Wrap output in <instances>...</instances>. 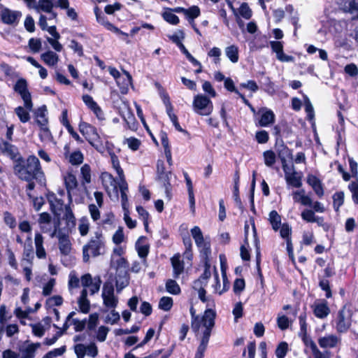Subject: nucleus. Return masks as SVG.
<instances>
[{"label": "nucleus", "mask_w": 358, "mask_h": 358, "mask_svg": "<svg viewBox=\"0 0 358 358\" xmlns=\"http://www.w3.org/2000/svg\"><path fill=\"white\" fill-rule=\"evenodd\" d=\"M307 183L313 188L315 194L322 198L324 194V187L322 181L315 176L309 174L307 176Z\"/></svg>", "instance_id": "412c9836"}, {"label": "nucleus", "mask_w": 358, "mask_h": 358, "mask_svg": "<svg viewBox=\"0 0 358 358\" xmlns=\"http://www.w3.org/2000/svg\"><path fill=\"white\" fill-rule=\"evenodd\" d=\"M200 9L196 6H192L186 9L185 15L189 20V23H193V20L200 15Z\"/></svg>", "instance_id": "09e8293b"}, {"label": "nucleus", "mask_w": 358, "mask_h": 358, "mask_svg": "<svg viewBox=\"0 0 358 358\" xmlns=\"http://www.w3.org/2000/svg\"><path fill=\"white\" fill-rule=\"evenodd\" d=\"M36 122L40 127L45 126L48 123V119L45 115V109L40 108L36 113Z\"/></svg>", "instance_id": "4d7b16f0"}, {"label": "nucleus", "mask_w": 358, "mask_h": 358, "mask_svg": "<svg viewBox=\"0 0 358 358\" xmlns=\"http://www.w3.org/2000/svg\"><path fill=\"white\" fill-rule=\"evenodd\" d=\"M171 175V171H169L166 173H162L161 175L158 176V180L161 183L163 184V186L165 189V193L169 199H170L171 197V185L169 182Z\"/></svg>", "instance_id": "473e14b6"}, {"label": "nucleus", "mask_w": 358, "mask_h": 358, "mask_svg": "<svg viewBox=\"0 0 358 358\" xmlns=\"http://www.w3.org/2000/svg\"><path fill=\"white\" fill-rule=\"evenodd\" d=\"M111 266L115 267L117 270V273L120 271H127V262L122 257H111Z\"/></svg>", "instance_id": "a19ab883"}, {"label": "nucleus", "mask_w": 358, "mask_h": 358, "mask_svg": "<svg viewBox=\"0 0 358 358\" xmlns=\"http://www.w3.org/2000/svg\"><path fill=\"white\" fill-rule=\"evenodd\" d=\"M41 59L43 62L49 66H55L59 62V55L52 51L48 50L41 55Z\"/></svg>", "instance_id": "bb28decb"}, {"label": "nucleus", "mask_w": 358, "mask_h": 358, "mask_svg": "<svg viewBox=\"0 0 358 358\" xmlns=\"http://www.w3.org/2000/svg\"><path fill=\"white\" fill-rule=\"evenodd\" d=\"M348 188L352 193V201L355 203L358 204V181L351 182Z\"/></svg>", "instance_id": "0e129e2a"}, {"label": "nucleus", "mask_w": 358, "mask_h": 358, "mask_svg": "<svg viewBox=\"0 0 358 358\" xmlns=\"http://www.w3.org/2000/svg\"><path fill=\"white\" fill-rule=\"evenodd\" d=\"M34 259V252L32 245V238L31 235L28 236L23 245V252L22 257V264H27L32 265Z\"/></svg>", "instance_id": "f3484780"}, {"label": "nucleus", "mask_w": 358, "mask_h": 358, "mask_svg": "<svg viewBox=\"0 0 358 358\" xmlns=\"http://www.w3.org/2000/svg\"><path fill=\"white\" fill-rule=\"evenodd\" d=\"M165 287L166 290L173 295H178L181 292L179 285L174 280H168L166 282Z\"/></svg>", "instance_id": "49530a36"}, {"label": "nucleus", "mask_w": 358, "mask_h": 358, "mask_svg": "<svg viewBox=\"0 0 358 358\" xmlns=\"http://www.w3.org/2000/svg\"><path fill=\"white\" fill-rule=\"evenodd\" d=\"M28 45L31 52H38L41 49L42 43L40 38H31L29 40Z\"/></svg>", "instance_id": "680f3d73"}, {"label": "nucleus", "mask_w": 358, "mask_h": 358, "mask_svg": "<svg viewBox=\"0 0 358 358\" xmlns=\"http://www.w3.org/2000/svg\"><path fill=\"white\" fill-rule=\"evenodd\" d=\"M268 220L274 231H278L281 224V217L276 210H272L269 213Z\"/></svg>", "instance_id": "37998d69"}, {"label": "nucleus", "mask_w": 358, "mask_h": 358, "mask_svg": "<svg viewBox=\"0 0 358 358\" xmlns=\"http://www.w3.org/2000/svg\"><path fill=\"white\" fill-rule=\"evenodd\" d=\"M215 311L213 308H208L197 320L191 321V328L200 341L195 353V358L204 357V352L207 349L211 332L215 326Z\"/></svg>", "instance_id": "f257e3e1"}, {"label": "nucleus", "mask_w": 358, "mask_h": 358, "mask_svg": "<svg viewBox=\"0 0 358 358\" xmlns=\"http://www.w3.org/2000/svg\"><path fill=\"white\" fill-rule=\"evenodd\" d=\"M63 180L68 194L69 202H72L73 194L78 187V181L76 176L70 171L63 175Z\"/></svg>", "instance_id": "dca6fc26"}, {"label": "nucleus", "mask_w": 358, "mask_h": 358, "mask_svg": "<svg viewBox=\"0 0 358 358\" xmlns=\"http://www.w3.org/2000/svg\"><path fill=\"white\" fill-rule=\"evenodd\" d=\"M173 301L171 297L163 296L160 299L158 308L164 311H169L171 309Z\"/></svg>", "instance_id": "8fccbe9b"}, {"label": "nucleus", "mask_w": 358, "mask_h": 358, "mask_svg": "<svg viewBox=\"0 0 358 358\" xmlns=\"http://www.w3.org/2000/svg\"><path fill=\"white\" fill-rule=\"evenodd\" d=\"M102 280L99 275L92 277L90 273H85L80 277V285L83 287L78 298L77 303L81 313L87 314L90 310V301L87 294L94 295L99 292Z\"/></svg>", "instance_id": "7ed1b4c3"}, {"label": "nucleus", "mask_w": 358, "mask_h": 358, "mask_svg": "<svg viewBox=\"0 0 358 358\" xmlns=\"http://www.w3.org/2000/svg\"><path fill=\"white\" fill-rule=\"evenodd\" d=\"M124 75H122L120 83H116L120 87L122 94H127L129 90V87L132 84V78L129 72L123 71Z\"/></svg>", "instance_id": "c85d7f7f"}, {"label": "nucleus", "mask_w": 358, "mask_h": 358, "mask_svg": "<svg viewBox=\"0 0 358 358\" xmlns=\"http://www.w3.org/2000/svg\"><path fill=\"white\" fill-rule=\"evenodd\" d=\"M221 54L222 52L219 48L213 47L208 51V56L213 58L214 63L217 64H220Z\"/></svg>", "instance_id": "e2e57ef3"}, {"label": "nucleus", "mask_w": 358, "mask_h": 358, "mask_svg": "<svg viewBox=\"0 0 358 358\" xmlns=\"http://www.w3.org/2000/svg\"><path fill=\"white\" fill-rule=\"evenodd\" d=\"M41 346L40 343H31L22 350L21 358H34L36 351Z\"/></svg>", "instance_id": "e433bc0d"}, {"label": "nucleus", "mask_w": 358, "mask_h": 358, "mask_svg": "<svg viewBox=\"0 0 358 358\" xmlns=\"http://www.w3.org/2000/svg\"><path fill=\"white\" fill-rule=\"evenodd\" d=\"M107 149L108 150V153L110 157V161H111L112 166H113V169L116 171V172L119 176V179L125 178L124 175V171L120 166L118 157L115 155L114 152H113L112 151H110L109 150V148Z\"/></svg>", "instance_id": "ea45409f"}, {"label": "nucleus", "mask_w": 358, "mask_h": 358, "mask_svg": "<svg viewBox=\"0 0 358 358\" xmlns=\"http://www.w3.org/2000/svg\"><path fill=\"white\" fill-rule=\"evenodd\" d=\"M1 150L3 154L8 155L12 160L14 161V164L17 160V158L21 157L17 148L15 145L8 142H3Z\"/></svg>", "instance_id": "a878e982"}, {"label": "nucleus", "mask_w": 358, "mask_h": 358, "mask_svg": "<svg viewBox=\"0 0 358 358\" xmlns=\"http://www.w3.org/2000/svg\"><path fill=\"white\" fill-rule=\"evenodd\" d=\"M29 110L24 106H17L15 108V113L22 123L27 122L30 120Z\"/></svg>", "instance_id": "c03bdc74"}, {"label": "nucleus", "mask_w": 358, "mask_h": 358, "mask_svg": "<svg viewBox=\"0 0 358 358\" xmlns=\"http://www.w3.org/2000/svg\"><path fill=\"white\" fill-rule=\"evenodd\" d=\"M106 248L105 238L100 231H96L94 236L83 248V262L87 263L90 257H98L104 254Z\"/></svg>", "instance_id": "20e7f679"}, {"label": "nucleus", "mask_w": 358, "mask_h": 358, "mask_svg": "<svg viewBox=\"0 0 358 358\" xmlns=\"http://www.w3.org/2000/svg\"><path fill=\"white\" fill-rule=\"evenodd\" d=\"M52 217L48 213H42L39 215L38 222L40 225L41 229L44 233L50 231V229L48 227L51 222Z\"/></svg>", "instance_id": "f704fd0d"}, {"label": "nucleus", "mask_w": 358, "mask_h": 358, "mask_svg": "<svg viewBox=\"0 0 358 358\" xmlns=\"http://www.w3.org/2000/svg\"><path fill=\"white\" fill-rule=\"evenodd\" d=\"M310 307L314 315L319 319L327 318L331 312L328 303L324 299L316 300Z\"/></svg>", "instance_id": "4468645a"}, {"label": "nucleus", "mask_w": 358, "mask_h": 358, "mask_svg": "<svg viewBox=\"0 0 358 358\" xmlns=\"http://www.w3.org/2000/svg\"><path fill=\"white\" fill-rule=\"evenodd\" d=\"M76 315L75 312H71L66 317V322L64 324L63 329L66 331L70 325L74 326V330L76 331H82L86 327V319L79 320L74 318L73 316Z\"/></svg>", "instance_id": "a211bd4d"}, {"label": "nucleus", "mask_w": 358, "mask_h": 358, "mask_svg": "<svg viewBox=\"0 0 358 358\" xmlns=\"http://www.w3.org/2000/svg\"><path fill=\"white\" fill-rule=\"evenodd\" d=\"M13 90L21 96L24 103V107L29 110H32L33 103L31 93L28 90L27 81L22 78L18 79L13 86Z\"/></svg>", "instance_id": "9d476101"}, {"label": "nucleus", "mask_w": 358, "mask_h": 358, "mask_svg": "<svg viewBox=\"0 0 358 358\" xmlns=\"http://www.w3.org/2000/svg\"><path fill=\"white\" fill-rule=\"evenodd\" d=\"M320 287L324 291L325 296L329 299L331 298L332 296L331 290L329 285V281L327 279L323 278L320 280L319 282Z\"/></svg>", "instance_id": "69168bd1"}, {"label": "nucleus", "mask_w": 358, "mask_h": 358, "mask_svg": "<svg viewBox=\"0 0 358 358\" xmlns=\"http://www.w3.org/2000/svg\"><path fill=\"white\" fill-rule=\"evenodd\" d=\"M109 331V327L104 325H101L92 331L93 332L92 334V336L94 338V339H95L96 341L99 343H103L106 341Z\"/></svg>", "instance_id": "c756f323"}, {"label": "nucleus", "mask_w": 358, "mask_h": 358, "mask_svg": "<svg viewBox=\"0 0 358 358\" xmlns=\"http://www.w3.org/2000/svg\"><path fill=\"white\" fill-rule=\"evenodd\" d=\"M101 178L108 196L110 197L113 196L115 198H118V181L110 173L107 172L103 173Z\"/></svg>", "instance_id": "ddd939ff"}, {"label": "nucleus", "mask_w": 358, "mask_h": 358, "mask_svg": "<svg viewBox=\"0 0 358 358\" xmlns=\"http://www.w3.org/2000/svg\"><path fill=\"white\" fill-rule=\"evenodd\" d=\"M120 190L122 199V206L124 210H126L128 207V185L126 182L125 178L119 179L118 181V191Z\"/></svg>", "instance_id": "cd10ccee"}, {"label": "nucleus", "mask_w": 358, "mask_h": 358, "mask_svg": "<svg viewBox=\"0 0 358 358\" xmlns=\"http://www.w3.org/2000/svg\"><path fill=\"white\" fill-rule=\"evenodd\" d=\"M192 107L196 114L203 116L210 115L213 110V102L203 94H198L194 97Z\"/></svg>", "instance_id": "6e6552de"}, {"label": "nucleus", "mask_w": 358, "mask_h": 358, "mask_svg": "<svg viewBox=\"0 0 358 358\" xmlns=\"http://www.w3.org/2000/svg\"><path fill=\"white\" fill-rule=\"evenodd\" d=\"M68 157L69 163L72 165H79L83 162V155L80 150L73 152Z\"/></svg>", "instance_id": "864d4df0"}, {"label": "nucleus", "mask_w": 358, "mask_h": 358, "mask_svg": "<svg viewBox=\"0 0 358 358\" xmlns=\"http://www.w3.org/2000/svg\"><path fill=\"white\" fill-rule=\"evenodd\" d=\"M99 324V314L96 313H92L89 315L88 320H86V326L89 331H92L96 328Z\"/></svg>", "instance_id": "603ef678"}, {"label": "nucleus", "mask_w": 358, "mask_h": 358, "mask_svg": "<svg viewBox=\"0 0 358 358\" xmlns=\"http://www.w3.org/2000/svg\"><path fill=\"white\" fill-rule=\"evenodd\" d=\"M1 21L6 24L16 25L18 24L22 13L18 10H12L4 8L0 13Z\"/></svg>", "instance_id": "2eb2a0df"}, {"label": "nucleus", "mask_w": 358, "mask_h": 358, "mask_svg": "<svg viewBox=\"0 0 358 358\" xmlns=\"http://www.w3.org/2000/svg\"><path fill=\"white\" fill-rule=\"evenodd\" d=\"M80 284V278H79L75 271H71L69 275L68 288L69 292L73 294L74 289L78 288Z\"/></svg>", "instance_id": "58836bf2"}, {"label": "nucleus", "mask_w": 358, "mask_h": 358, "mask_svg": "<svg viewBox=\"0 0 358 358\" xmlns=\"http://www.w3.org/2000/svg\"><path fill=\"white\" fill-rule=\"evenodd\" d=\"M179 254L175 255L171 259V264L173 268V277L178 278L184 271V264L180 259Z\"/></svg>", "instance_id": "7c9ffc66"}, {"label": "nucleus", "mask_w": 358, "mask_h": 358, "mask_svg": "<svg viewBox=\"0 0 358 358\" xmlns=\"http://www.w3.org/2000/svg\"><path fill=\"white\" fill-rule=\"evenodd\" d=\"M33 313H34V310L30 306H26L23 309L22 307L16 306V308L14 310V315L19 320L27 319L29 314Z\"/></svg>", "instance_id": "79ce46f5"}, {"label": "nucleus", "mask_w": 358, "mask_h": 358, "mask_svg": "<svg viewBox=\"0 0 358 358\" xmlns=\"http://www.w3.org/2000/svg\"><path fill=\"white\" fill-rule=\"evenodd\" d=\"M80 173L82 176V182L90 183L91 182V169L88 164H84L80 169Z\"/></svg>", "instance_id": "bf43d9fd"}, {"label": "nucleus", "mask_w": 358, "mask_h": 358, "mask_svg": "<svg viewBox=\"0 0 358 358\" xmlns=\"http://www.w3.org/2000/svg\"><path fill=\"white\" fill-rule=\"evenodd\" d=\"M73 350L77 358H85V355L94 358L99 353L98 347L94 341L87 345L77 343L74 345Z\"/></svg>", "instance_id": "f8f14e48"}, {"label": "nucleus", "mask_w": 358, "mask_h": 358, "mask_svg": "<svg viewBox=\"0 0 358 358\" xmlns=\"http://www.w3.org/2000/svg\"><path fill=\"white\" fill-rule=\"evenodd\" d=\"M53 8V0H38V3H36L34 9L37 12L52 13Z\"/></svg>", "instance_id": "c9c22d12"}, {"label": "nucleus", "mask_w": 358, "mask_h": 358, "mask_svg": "<svg viewBox=\"0 0 358 358\" xmlns=\"http://www.w3.org/2000/svg\"><path fill=\"white\" fill-rule=\"evenodd\" d=\"M206 290L203 288H200L198 290V296L200 300L206 303V308H213L215 306L214 301L210 297H207L206 296Z\"/></svg>", "instance_id": "6e6d98bb"}, {"label": "nucleus", "mask_w": 358, "mask_h": 358, "mask_svg": "<svg viewBox=\"0 0 358 358\" xmlns=\"http://www.w3.org/2000/svg\"><path fill=\"white\" fill-rule=\"evenodd\" d=\"M285 178L288 185L296 188H299L302 186L301 176L297 172L287 174Z\"/></svg>", "instance_id": "72a5a7b5"}, {"label": "nucleus", "mask_w": 358, "mask_h": 358, "mask_svg": "<svg viewBox=\"0 0 358 358\" xmlns=\"http://www.w3.org/2000/svg\"><path fill=\"white\" fill-rule=\"evenodd\" d=\"M47 199L50 203L52 212L55 215H60L64 207H65L63 200L57 198L56 195L53 193L48 194Z\"/></svg>", "instance_id": "4be33fe9"}, {"label": "nucleus", "mask_w": 358, "mask_h": 358, "mask_svg": "<svg viewBox=\"0 0 358 358\" xmlns=\"http://www.w3.org/2000/svg\"><path fill=\"white\" fill-rule=\"evenodd\" d=\"M90 229V222L88 218L86 217H83L79 220V224H78V231L82 236H85Z\"/></svg>", "instance_id": "3c124183"}, {"label": "nucleus", "mask_w": 358, "mask_h": 358, "mask_svg": "<svg viewBox=\"0 0 358 358\" xmlns=\"http://www.w3.org/2000/svg\"><path fill=\"white\" fill-rule=\"evenodd\" d=\"M292 197L294 202L299 203L302 206H312V199L308 195L306 194V192L303 189L294 191L292 192Z\"/></svg>", "instance_id": "b1692460"}, {"label": "nucleus", "mask_w": 358, "mask_h": 358, "mask_svg": "<svg viewBox=\"0 0 358 358\" xmlns=\"http://www.w3.org/2000/svg\"><path fill=\"white\" fill-rule=\"evenodd\" d=\"M129 285V275L127 271H120L115 277V287L117 293H120Z\"/></svg>", "instance_id": "393cba45"}, {"label": "nucleus", "mask_w": 358, "mask_h": 358, "mask_svg": "<svg viewBox=\"0 0 358 358\" xmlns=\"http://www.w3.org/2000/svg\"><path fill=\"white\" fill-rule=\"evenodd\" d=\"M191 234L195 241L196 246L199 248L201 255L203 259L209 258L210 255V244L207 238H204L201 229L195 226L191 229Z\"/></svg>", "instance_id": "1a4fd4ad"}, {"label": "nucleus", "mask_w": 358, "mask_h": 358, "mask_svg": "<svg viewBox=\"0 0 358 358\" xmlns=\"http://www.w3.org/2000/svg\"><path fill=\"white\" fill-rule=\"evenodd\" d=\"M66 352V346L63 345L58 348H55L52 350L47 352L42 358H55L62 355Z\"/></svg>", "instance_id": "052dcab7"}, {"label": "nucleus", "mask_w": 358, "mask_h": 358, "mask_svg": "<svg viewBox=\"0 0 358 358\" xmlns=\"http://www.w3.org/2000/svg\"><path fill=\"white\" fill-rule=\"evenodd\" d=\"M204 264H205V269L203 273L201 275L200 279L196 280L194 283V288H196L197 286H199L201 283V280H206L210 277V264H209V259H203Z\"/></svg>", "instance_id": "5fc2aeb1"}, {"label": "nucleus", "mask_w": 358, "mask_h": 358, "mask_svg": "<svg viewBox=\"0 0 358 358\" xmlns=\"http://www.w3.org/2000/svg\"><path fill=\"white\" fill-rule=\"evenodd\" d=\"M264 162L268 167L273 166L276 162V155L272 150H266L263 152Z\"/></svg>", "instance_id": "de8ad7c7"}, {"label": "nucleus", "mask_w": 358, "mask_h": 358, "mask_svg": "<svg viewBox=\"0 0 358 358\" xmlns=\"http://www.w3.org/2000/svg\"><path fill=\"white\" fill-rule=\"evenodd\" d=\"M341 338L335 334H327L318 339V344L322 348H334L341 343Z\"/></svg>", "instance_id": "aec40b11"}, {"label": "nucleus", "mask_w": 358, "mask_h": 358, "mask_svg": "<svg viewBox=\"0 0 358 358\" xmlns=\"http://www.w3.org/2000/svg\"><path fill=\"white\" fill-rule=\"evenodd\" d=\"M103 305L108 309H115L118 305V296L115 295V288L112 282L103 283L101 291Z\"/></svg>", "instance_id": "0eeeda50"}, {"label": "nucleus", "mask_w": 358, "mask_h": 358, "mask_svg": "<svg viewBox=\"0 0 358 358\" xmlns=\"http://www.w3.org/2000/svg\"><path fill=\"white\" fill-rule=\"evenodd\" d=\"M344 203V192H337L333 195V205L334 209L338 211Z\"/></svg>", "instance_id": "13d9d810"}, {"label": "nucleus", "mask_w": 358, "mask_h": 358, "mask_svg": "<svg viewBox=\"0 0 358 358\" xmlns=\"http://www.w3.org/2000/svg\"><path fill=\"white\" fill-rule=\"evenodd\" d=\"M224 52L227 58L232 62V63H237L239 59V50L238 48L235 45H231L229 46H227Z\"/></svg>", "instance_id": "4c0bfd02"}, {"label": "nucleus", "mask_w": 358, "mask_h": 358, "mask_svg": "<svg viewBox=\"0 0 358 358\" xmlns=\"http://www.w3.org/2000/svg\"><path fill=\"white\" fill-rule=\"evenodd\" d=\"M79 131L85 137L89 143L100 153H103L108 148V141L104 144L99 135L96 129L85 122L79 124Z\"/></svg>", "instance_id": "39448f33"}, {"label": "nucleus", "mask_w": 358, "mask_h": 358, "mask_svg": "<svg viewBox=\"0 0 358 358\" xmlns=\"http://www.w3.org/2000/svg\"><path fill=\"white\" fill-rule=\"evenodd\" d=\"M143 238L141 237L136 243V248L140 257L145 258L149 252V246L147 244L142 243Z\"/></svg>", "instance_id": "a18cd8bd"}, {"label": "nucleus", "mask_w": 358, "mask_h": 358, "mask_svg": "<svg viewBox=\"0 0 358 358\" xmlns=\"http://www.w3.org/2000/svg\"><path fill=\"white\" fill-rule=\"evenodd\" d=\"M301 218L307 222H314L316 217L315 212L310 209H305L301 214Z\"/></svg>", "instance_id": "774afa93"}, {"label": "nucleus", "mask_w": 358, "mask_h": 358, "mask_svg": "<svg viewBox=\"0 0 358 358\" xmlns=\"http://www.w3.org/2000/svg\"><path fill=\"white\" fill-rule=\"evenodd\" d=\"M15 174L21 180L31 181L43 177L40 162L34 155L29 156L26 159L19 157L13 166Z\"/></svg>", "instance_id": "f03ea898"}, {"label": "nucleus", "mask_w": 358, "mask_h": 358, "mask_svg": "<svg viewBox=\"0 0 358 358\" xmlns=\"http://www.w3.org/2000/svg\"><path fill=\"white\" fill-rule=\"evenodd\" d=\"M57 228V226H55V229L51 231L50 236L51 238L57 237L60 252L64 255H68L71 251V243L69 236L60 229L58 230Z\"/></svg>", "instance_id": "9b49d317"}, {"label": "nucleus", "mask_w": 358, "mask_h": 358, "mask_svg": "<svg viewBox=\"0 0 358 358\" xmlns=\"http://www.w3.org/2000/svg\"><path fill=\"white\" fill-rule=\"evenodd\" d=\"M259 113L261 115L259 120V124L261 127H268L274 122L275 114L271 110L262 108Z\"/></svg>", "instance_id": "5701e85b"}, {"label": "nucleus", "mask_w": 358, "mask_h": 358, "mask_svg": "<svg viewBox=\"0 0 358 358\" xmlns=\"http://www.w3.org/2000/svg\"><path fill=\"white\" fill-rule=\"evenodd\" d=\"M352 310L343 306L338 310L334 320V327L338 334H345L348 331L352 325Z\"/></svg>", "instance_id": "423d86ee"}, {"label": "nucleus", "mask_w": 358, "mask_h": 358, "mask_svg": "<svg viewBox=\"0 0 358 358\" xmlns=\"http://www.w3.org/2000/svg\"><path fill=\"white\" fill-rule=\"evenodd\" d=\"M238 12L241 16L246 20H249L252 17V10L246 3H243L241 5Z\"/></svg>", "instance_id": "338daca9"}, {"label": "nucleus", "mask_w": 358, "mask_h": 358, "mask_svg": "<svg viewBox=\"0 0 358 358\" xmlns=\"http://www.w3.org/2000/svg\"><path fill=\"white\" fill-rule=\"evenodd\" d=\"M64 219L66 221L68 229L71 230L76 227V217L69 205L64 207Z\"/></svg>", "instance_id": "2f4dec72"}, {"label": "nucleus", "mask_w": 358, "mask_h": 358, "mask_svg": "<svg viewBox=\"0 0 358 358\" xmlns=\"http://www.w3.org/2000/svg\"><path fill=\"white\" fill-rule=\"evenodd\" d=\"M82 99L85 104L94 113L99 120H103L105 119L102 109L90 95L84 94L82 96Z\"/></svg>", "instance_id": "6ab92c4d"}]
</instances>
